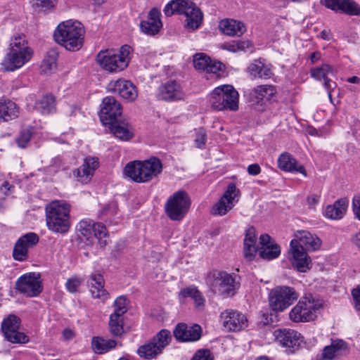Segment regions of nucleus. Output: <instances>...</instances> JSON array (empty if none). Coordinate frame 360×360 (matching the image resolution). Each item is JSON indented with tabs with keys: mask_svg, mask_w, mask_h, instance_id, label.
Segmentation results:
<instances>
[{
	"mask_svg": "<svg viewBox=\"0 0 360 360\" xmlns=\"http://www.w3.org/2000/svg\"><path fill=\"white\" fill-rule=\"evenodd\" d=\"M84 32L80 22L69 20L58 25L53 37L56 41L67 50L76 51L83 46Z\"/></svg>",
	"mask_w": 360,
	"mask_h": 360,
	"instance_id": "1",
	"label": "nucleus"
},
{
	"mask_svg": "<svg viewBox=\"0 0 360 360\" xmlns=\"http://www.w3.org/2000/svg\"><path fill=\"white\" fill-rule=\"evenodd\" d=\"M162 171V162L156 157H150L143 161L129 162L124 168V174L137 183L148 182L158 176Z\"/></svg>",
	"mask_w": 360,
	"mask_h": 360,
	"instance_id": "2",
	"label": "nucleus"
},
{
	"mask_svg": "<svg viewBox=\"0 0 360 360\" xmlns=\"http://www.w3.org/2000/svg\"><path fill=\"white\" fill-rule=\"evenodd\" d=\"M70 205L64 200H53L45 207L46 221L49 230L64 233L70 226Z\"/></svg>",
	"mask_w": 360,
	"mask_h": 360,
	"instance_id": "3",
	"label": "nucleus"
},
{
	"mask_svg": "<svg viewBox=\"0 0 360 360\" xmlns=\"http://www.w3.org/2000/svg\"><path fill=\"white\" fill-rule=\"evenodd\" d=\"M32 55L25 36H15L11 39L10 51L3 60L2 67L6 71H15L27 63Z\"/></svg>",
	"mask_w": 360,
	"mask_h": 360,
	"instance_id": "4",
	"label": "nucleus"
},
{
	"mask_svg": "<svg viewBox=\"0 0 360 360\" xmlns=\"http://www.w3.org/2000/svg\"><path fill=\"white\" fill-rule=\"evenodd\" d=\"M164 13L167 16H171L175 13L183 14L186 16V27L195 30L202 24L203 13L200 8L194 3L186 0H172L169 1L164 8Z\"/></svg>",
	"mask_w": 360,
	"mask_h": 360,
	"instance_id": "5",
	"label": "nucleus"
},
{
	"mask_svg": "<svg viewBox=\"0 0 360 360\" xmlns=\"http://www.w3.org/2000/svg\"><path fill=\"white\" fill-rule=\"evenodd\" d=\"M131 46L123 45L117 53H113L108 50L100 51L96 56L97 63L109 72H120L129 65L130 61Z\"/></svg>",
	"mask_w": 360,
	"mask_h": 360,
	"instance_id": "6",
	"label": "nucleus"
},
{
	"mask_svg": "<svg viewBox=\"0 0 360 360\" xmlns=\"http://www.w3.org/2000/svg\"><path fill=\"white\" fill-rule=\"evenodd\" d=\"M209 101L212 108L217 110L238 109V93L231 85L216 87L210 94Z\"/></svg>",
	"mask_w": 360,
	"mask_h": 360,
	"instance_id": "7",
	"label": "nucleus"
},
{
	"mask_svg": "<svg viewBox=\"0 0 360 360\" xmlns=\"http://www.w3.org/2000/svg\"><path fill=\"white\" fill-rule=\"evenodd\" d=\"M210 279V285L213 290L218 292L224 297H233L240 286V276L226 271L214 272Z\"/></svg>",
	"mask_w": 360,
	"mask_h": 360,
	"instance_id": "8",
	"label": "nucleus"
},
{
	"mask_svg": "<svg viewBox=\"0 0 360 360\" xmlns=\"http://www.w3.org/2000/svg\"><path fill=\"white\" fill-rule=\"evenodd\" d=\"M172 340L170 332L166 329H162L148 342L141 345L137 349V354L145 359H156L162 353L165 347Z\"/></svg>",
	"mask_w": 360,
	"mask_h": 360,
	"instance_id": "9",
	"label": "nucleus"
},
{
	"mask_svg": "<svg viewBox=\"0 0 360 360\" xmlns=\"http://www.w3.org/2000/svg\"><path fill=\"white\" fill-rule=\"evenodd\" d=\"M321 307L322 303L311 295L305 296L290 310V319L295 323L312 321L316 318V311Z\"/></svg>",
	"mask_w": 360,
	"mask_h": 360,
	"instance_id": "10",
	"label": "nucleus"
},
{
	"mask_svg": "<svg viewBox=\"0 0 360 360\" xmlns=\"http://www.w3.org/2000/svg\"><path fill=\"white\" fill-rule=\"evenodd\" d=\"M299 294L291 287L282 285L271 290L269 294V307L274 311H283L292 305Z\"/></svg>",
	"mask_w": 360,
	"mask_h": 360,
	"instance_id": "11",
	"label": "nucleus"
},
{
	"mask_svg": "<svg viewBox=\"0 0 360 360\" xmlns=\"http://www.w3.org/2000/svg\"><path fill=\"white\" fill-rule=\"evenodd\" d=\"M191 206V199L184 191H178L171 195L165 205L167 217L173 221L181 220Z\"/></svg>",
	"mask_w": 360,
	"mask_h": 360,
	"instance_id": "12",
	"label": "nucleus"
},
{
	"mask_svg": "<svg viewBox=\"0 0 360 360\" xmlns=\"http://www.w3.org/2000/svg\"><path fill=\"white\" fill-rule=\"evenodd\" d=\"M77 231L87 240L96 238L101 248H104L108 243V231L106 227L101 223H96L91 219H84L79 222Z\"/></svg>",
	"mask_w": 360,
	"mask_h": 360,
	"instance_id": "13",
	"label": "nucleus"
},
{
	"mask_svg": "<svg viewBox=\"0 0 360 360\" xmlns=\"http://www.w3.org/2000/svg\"><path fill=\"white\" fill-rule=\"evenodd\" d=\"M20 319L11 314L1 323V330L5 338L13 344H25L29 342V337L19 330Z\"/></svg>",
	"mask_w": 360,
	"mask_h": 360,
	"instance_id": "14",
	"label": "nucleus"
},
{
	"mask_svg": "<svg viewBox=\"0 0 360 360\" xmlns=\"http://www.w3.org/2000/svg\"><path fill=\"white\" fill-rule=\"evenodd\" d=\"M15 288L27 297L37 296L43 289L39 274L29 273L21 276L15 282Z\"/></svg>",
	"mask_w": 360,
	"mask_h": 360,
	"instance_id": "15",
	"label": "nucleus"
},
{
	"mask_svg": "<svg viewBox=\"0 0 360 360\" xmlns=\"http://www.w3.org/2000/svg\"><path fill=\"white\" fill-rule=\"evenodd\" d=\"M288 259L292 266L300 272H306L310 269L311 258L307 250L299 245L296 240H291L288 251Z\"/></svg>",
	"mask_w": 360,
	"mask_h": 360,
	"instance_id": "16",
	"label": "nucleus"
},
{
	"mask_svg": "<svg viewBox=\"0 0 360 360\" xmlns=\"http://www.w3.org/2000/svg\"><path fill=\"white\" fill-rule=\"evenodd\" d=\"M121 115V105L114 97L108 96L103 99L99 117L103 125H112L120 119Z\"/></svg>",
	"mask_w": 360,
	"mask_h": 360,
	"instance_id": "17",
	"label": "nucleus"
},
{
	"mask_svg": "<svg viewBox=\"0 0 360 360\" xmlns=\"http://www.w3.org/2000/svg\"><path fill=\"white\" fill-rule=\"evenodd\" d=\"M274 336L275 340L290 353L297 350L303 341L300 333L290 328L276 329L274 332Z\"/></svg>",
	"mask_w": 360,
	"mask_h": 360,
	"instance_id": "18",
	"label": "nucleus"
},
{
	"mask_svg": "<svg viewBox=\"0 0 360 360\" xmlns=\"http://www.w3.org/2000/svg\"><path fill=\"white\" fill-rule=\"evenodd\" d=\"M220 319L225 329L238 332L248 327V319L245 314L233 309H226L221 313Z\"/></svg>",
	"mask_w": 360,
	"mask_h": 360,
	"instance_id": "19",
	"label": "nucleus"
},
{
	"mask_svg": "<svg viewBox=\"0 0 360 360\" xmlns=\"http://www.w3.org/2000/svg\"><path fill=\"white\" fill-rule=\"evenodd\" d=\"M240 192L234 184H229L220 200L212 207V213L214 215H225L234 206L235 198Z\"/></svg>",
	"mask_w": 360,
	"mask_h": 360,
	"instance_id": "20",
	"label": "nucleus"
},
{
	"mask_svg": "<svg viewBox=\"0 0 360 360\" xmlns=\"http://www.w3.org/2000/svg\"><path fill=\"white\" fill-rule=\"evenodd\" d=\"M39 236L35 233H28L21 236L15 243L13 257L19 262L26 261L28 259V250L37 244Z\"/></svg>",
	"mask_w": 360,
	"mask_h": 360,
	"instance_id": "21",
	"label": "nucleus"
},
{
	"mask_svg": "<svg viewBox=\"0 0 360 360\" xmlns=\"http://www.w3.org/2000/svg\"><path fill=\"white\" fill-rule=\"evenodd\" d=\"M108 89L129 101H134L138 96L137 89L133 83L123 79L110 82Z\"/></svg>",
	"mask_w": 360,
	"mask_h": 360,
	"instance_id": "22",
	"label": "nucleus"
},
{
	"mask_svg": "<svg viewBox=\"0 0 360 360\" xmlns=\"http://www.w3.org/2000/svg\"><path fill=\"white\" fill-rule=\"evenodd\" d=\"M98 165L99 162L97 158L88 156L84 160L83 164L74 171V176L80 183L88 184L91 180Z\"/></svg>",
	"mask_w": 360,
	"mask_h": 360,
	"instance_id": "23",
	"label": "nucleus"
},
{
	"mask_svg": "<svg viewBox=\"0 0 360 360\" xmlns=\"http://www.w3.org/2000/svg\"><path fill=\"white\" fill-rule=\"evenodd\" d=\"M173 333L174 338L178 341L195 342L200 338L202 328L198 324L188 326L186 323H180L176 325Z\"/></svg>",
	"mask_w": 360,
	"mask_h": 360,
	"instance_id": "24",
	"label": "nucleus"
},
{
	"mask_svg": "<svg viewBox=\"0 0 360 360\" xmlns=\"http://www.w3.org/2000/svg\"><path fill=\"white\" fill-rule=\"evenodd\" d=\"M333 75V72L330 65L323 64L321 67L315 68L311 70V76L316 80H324V87L328 91V98L333 103L332 93L336 88L337 84L332 82L328 75Z\"/></svg>",
	"mask_w": 360,
	"mask_h": 360,
	"instance_id": "25",
	"label": "nucleus"
},
{
	"mask_svg": "<svg viewBox=\"0 0 360 360\" xmlns=\"http://www.w3.org/2000/svg\"><path fill=\"white\" fill-rule=\"evenodd\" d=\"M321 2L333 11H341L349 15L360 14V6L352 0H321Z\"/></svg>",
	"mask_w": 360,
	"mask_h": 360,
	"instance_id": "26",
	"label": "nucleus"
},
{
	"mask_svg": "<svg viewBox=\"0 0 360 360\" xmlns=\"http://www.w3.org/2000/svg\"><path fill=\"white\" fill-rule=\"evenodd\" d=\"M292 240H296L299 245L302 246L307 251L318 250L321 246V239L307 231H298Z\"/></svg>",
	"mask_w": 360,
	"mask_h": 360,
	"instance_id": "27",
	"label": "nucleus"
},
{
	"mask_svg": "<svg viewBox=\"0 0 360 360\" xmlns=\"http://www.w3.org/2000/svg\"><path fill=\"white\" fill-rule=\"evenodd\" d=\"M347 350V344L344 340L340 339L332 340L330 345L323 349L320 360H334Z\"/></svg>",
	"mask_w": 360,
	"mask_h": 360,
	"instance_id": "28",
	"label": "nucleus"
},
{
	"mask_svg": "<svg viewBox=\"0 0 360 360\" xmlns=\"http://www.w3.org/2000/svg\"><path fill=\"white\" fill-rule=\"evenodd\" d=\"M160 96L165 101L181 100L184 98L185 94L180 84L176 81L171 80L160 88Z\"/></svg>",
	"mask_w": 360,
	"mask_h": 360,
	"instance_id": "29",
	"label": "nucleus"
},
{
	"mask_svg": "<svg viewBox=\"0 0 360 360\" xmlns=\"http://www.w3.org/2000/svg\"><path fill=\"white\" fill-rule=\"evenodd\" d=\"M278 166L283 171L300 172L304 176H307L304 167L298 165L297 160L288 153H283L279 156Z\"/></svg>",
	"mask_w": 360,
	"mask_h": 360,
	"instance_id": "30",
	"label": "nucleus"
},
{
	"mask_svg": "<svg viewBox=\"0 0 360 360\" xmlns=\"http://www.w3.org/2000/svg\"><path fill=\"white\" fill-rule=\"evenodd\" d=\"M219 28L224 34L231 37H240L246 31L242 22L233 19L222 20L219 22Z\"/></svg>",
	"mask_w": 360,
	"mask_h": 360,
	"instance_id": "31",
	"label": "nucleus"
},
{
	"mask_svg": "<svg viewBox=\"0 0 360 360\" xmlns=\"http://www.w3.org/2000/svg\"><path fill=\"white\" fill-rule=\"evenodd\" d=\"M113 135L122 140L128 141L134 136L132 127L127 122L117 120L112 125H107Z\"/></svg>",
	"mask_w": 360,
	"mask_h": 360,
	"instance_id": "32",
	"label": "nucleus"
},
{
	"mask_svg": "<svg viewBox=\"0 0 360 360\" xmlns=\"http://www.w3.org/2000/svg\"><path fill=\"white\" fill-rule=\"evenodd\" d=\"M276 93V90L273 85H259L252 89L250 98L256 103L267 101H270Z\"/></svg>",
	"mask_w": 360,
	"mask_h": 360,
	"instance_id": "33",
	"label": "nucleus"
},
{
	"mask_svg": "<svg viewBox=\"0 0 360 360\" xmlns=\"http://www.w3.org/2000/svg\"><path fill=\"white\" fill-rule=\"evenodd\" d=\"M179 297H191L195 304V308L198 311H202L205 305V299L196 287L190 286L182 289L179 292Z\"/></svg>",
	"mask_w": 360,
	"mask_h": 360,
	"instance_id": "34",
	"label": "nucleus"
},
{
	"mask_svg": "<svg viewBox=\"0 0 360 360\" xmlns=\"http://www.w3.org/2000/svg\"><path fill=\"white\" fill-rule=\"evenodd\" d=\"M348 201L345 198L338 200L333 205H328L325 210L326 217L331 219H339L345 215Z\"/></svg>",
	"mask_w": 360,
	"mask_h": 360,
	"instance_id": "35",
	"label": "nucleus"
},
{
	"mask_svg": "<svg viewBox=\"0 0 360 360\" xmlns=\"http://www.w3.org/2000/svg\"><path fill=\"white\" fill-rule=\"evenodd\" d=\"M17 105L10 100H0V121L7 122L18 116Z\"/></svg>",
	"mask_w": 360,
	"mask_h": 360,
	"instance_id": "36",
	"label": "nucleus"
},
{
	"mask_svg": "<svg viewBox=\"0 0 360 360\" xmlns=\"http://www.w3.org/2000/svg\"><path fill=\"white\" fill-rule=\"evenodd\" d=\"M248 72L255 78L266 79L272 75L271 70L260 60L251 63L248 67Z\"/></svg>",
	"mask_w": 360,
	"mask_h": 360,
	"instance_id": "37",
	"label": "nucleus"
},
{
	"mask_svg": "<svg viewBox=\"0 0 360 360\" xmlns=\"http://www.w3.org/2000/svg\"><path fill=\"white\" fill-rule=\"evenodd\" d=\"M55 106V97L52 95H45L35 103L36 110L43 115L54 112Z\"/></svg>",
	"mask_w": 360,
	"mask_h": 360,
	"instance_id": "38",
	"label": "nucleus"
},
{
	"mask_svg": "<svg viewBox=\"0 0 360 360\" xmlns=\"http://www.w3.org/2000/svg\"><path fill=\"white\" fill-rule=\"evenodd\" d=\"M117 342L111 339H104L100 337H94L91 341L94 351L102 354L116 347Z\"/></svg>",
	"mask_w": 360,
	"mask_h": 360,
	"instance_id": "39",
	"label": "nucleus"
},
{
	"mask_svg": "<svg viewBox=\"0 0 360 360\" xmlns=\"http://www.w3.org/2000/svg\"><path fill=\"white\" fill-rule=\"evenodd\" d=\"M109 329L114 336H121L124 333L123 316L112 314L110 316Z\"/></svg>",
	"mask_w": 360,
	"mask_h": 360,
	"instance_id": "40",
	"label": "nucleus"
},
{
	"mask_svg": "<svg viewBox=\"0 0 360 360\" xmlns=\"http://www.w3.org/2000/svg\"><path fill=\"white\" fill-rule=\"evenodd\" d=\"M259 254L262 259L271 260L280 255L281 248L276 243L270 244L267 246L261 247Z\"/></svg>",
	"mask_w": 360,
	"mask_h": 360,
	"instance_id": "41",
	"label": "nucleus"
},
{
	"mask_svg": "<svg viewBox=\"0 0 360 360\" xmlns=\"http://www.w3.org/2000/svg\"><path fill=\"white\" fill-rule=\"evenodd\" d=\"M57 53L52 51L48 53L41 65V71L44 74H51L56 68Z\"/></svg>",
	"mask_w": 360,
	"mask_h": 360,
	"instance_id": "42",
	"label": "nucleus"
},
{
	"mask_svg": "<svg viewBox=\"0 0 360 360\" xmlns=\"http://www.w3.org/2000/svg\"><path fill=\"white\" fill-rule=\"evenodd\" d=\"M162 26L155 24L154 21L143 20L140 23L141 31L148 35L153 36L158 33Z\"/></svg>",
	"mask_w": 360,
	"mask_h": 360,
	"instance_id": "43",
	"label": "nucleus"
},
{
	"mask_svg": "<svg viewBox=\"0 0 360 360\" xmlns=\"http://www.w3.org/2000/svg\"><path fill=\"white\" fill-rule=\"evenodd\" d=\"M211 59L204 53H196L193 56L194 68L199 70L205 71Z\"/></svg>",
	"mask_w": 360,
	"mask_h": 360,
	"instance_id": "44",
	"label": "nucleus"
},
{
	"mask_svg": "<svg viewBox=\"0 0 360 360\" xmlns=\"http://www.w3.org/2000/svg\"><path fill=\"white\" fill-rule=\"evenodd\" d=\"M115 311L112 314L123 316L127 311V298L124 296L118 297L114 302Z\"/></svg>",
	"mask_w": 360,
	"mask_h": 360,
	"instance_id": "45",
	"label": "nucleus"
},
{
	"mask_svg": "<svg viewBox=\"0 0 360 360\" xmlns=\"http://www.w3.org/2000/svg\"><path fill=\"white\" fill-rule=\"evenodd\" d=\"M83 280L78 276H72L68 278L65 283L67 290L70 293H75L78 291Z\"/></svg>",
	"mask_w": 360,
	"mask_h": 360,
	"instance_id": "46",
	"label": "nucleus"
},
{
	"mask_svg": "<svg viewBox=\"0 0 360 360\" xmlns=\"http://www.w3.org/2000/svg\"><path fill=\"white\" fill-rule=\"evenodd\" d=\"M90 292L91 295L94 298L100 299L102 301H105L108 298L109 294L104 289V285H92L90 287Z\"/></svg>",
	"mask_w": 360,
	"mask_h": 360,
	"instance_id": "47",
	"label": "nucleus"
},
{
	"mask_svg": "<svg viewBox=\"0 0 360 360\" xmlns=\"http://www.w3.org/2000/svg\"><path fill=\"white\" fill-rule=\"evenodd\" d=\"M31 138L32 131L30 129H26L22 130L19 137L16 140L18 146L22 148H25L30 142Z\"/></svg>",
	"mask_w": 360,
	"mask_h": 360,
	"instance_id": "48",
	"label": "nucleus"
},
{
	"mask_svg": "<svg viewBox=\"0 0 360 360\" xmlns=\"http://www.w3.org/2000/svg\"><path fill=\"white\" fill-rule=\"evenodd\" d=\"M257 237L255 230L251 227L246 231L245 236L244 238V246L256 245Z\"/></svg>",
	"mask_w": 360,
	"mask_h": 360,
	"instance_id": "49",
	"label": "nucleus"
},
{
	"mask_svg": "<svg viewBox=\"0 0 360 360\" xmlns=\"http://www.w3.org/2000/svg\"><path fill=\"white\" fill-rule=\"evenodd\" d=\"M34 4L42 11H46L54 6L55 0H33Z\"/></svg>",
	"mask_w": 360,
	"mask_h": 360,
	"instance_id": "50",
	"label": "nucleus"
},
{
	"mask_svg": "<svg viewBox=\"0 0 360 360\" xmlns=\"http://www.w3.org/2000/svg\"><path fill=\"white\" fill-rule=\"evenodd\" d=\"M206 132L204 129L200 128L196 131L195 139V143L198 148H202L206 142Z\"/></svg>",
	"mask_w": 360,
	"mask_h": 360,
	"instance_id": "51",
	"label": "nucleus"
},
{
	"mask_svg": "<svg viewBox=\"0 0 360 360\" xmlns=\"http://www.w3.org/2000/svg\"><path fill=\"white\" fill-rule=\"evenodd\" d=\"M223 68L224 65L221 63L210 60L205 72L207 73L217 74V77H219V72L222 70Z\"/></svg>",
	"mask_w": 360,
	"mask_h": 360,
	"instance_id": "52",
	"label": "nucleus"
},
{
	"mask_svg": "<svg viewBox=\"0 0 360 360\" xmlns=\"http://www.w3.org/2000/svg\"><path fill=\"white\" fill-rule=\"evenodd\" d=\"M191 360H213L208 349H200L196 352Z\"/></svg>",
	"mask_w": 360,
	"mask_h": 360,
	"instance_id": "53",
	"label": "nucleus"
},
{
	"mask_svg": "<svg viewBox=\"0 0 360 360\" xmlns=\"http://www.w3.org/2000/svg\"><path fill=\"white\" fill-rule=\"evenodd\" d=\"M257 248L256 245H250L244 246L243 248V252H244V257L248 261H252L257 252Z\"/></svg>",
	"mask_w": 360,
	"mask_h": 360,
	"instance_id": "54",
	"label": "nucleus"
},
{
	"mask_svg": "<svg viewBox=\"0 0 360 360\" xmlns=\"http://www.w3.org/2000/svg\"><path fill=\"white\" fill-rule=\"evenodd\" d=\"M89 285L91 287L92 285H104V279L101 274L97 273H93L91 274L89 280L88 281Z\"/></svg>",
	"mask_w": 360,
	"mask_h": 360,
	"instance_id": "55",
	"label": "nucleus"
},
{
	"mask_svg": "<svg viewBox=\"0 0 360 360\" xmlns=\"http://www.w3.org/2000/svg\"><path fill=\"white\" fill-rule=\"evenodd\" d=\"M160 12L158 9L154 8H152L148 13V20L149 21H154L155 24L159 25V26H162V21L160 20Z\"/></svg>",
	"mask_w": 360,
	"mask_h": 360,
	"instance_id": "56",
	"label": "nucleus"
},
{
	"mask_svg": "<svg viewBox=\"0 0 360 360\" xmlns=\"http://www.w3.org/2000/svg\"><path fill=\"white\" fill-rule=\"evenodd\" d=\"M352 295L355 309L360 311V285L352 290Z\"/></svg>",
	"mask_w": 360,
	"mask_h": 360,
	"instance_id": "57",
	"label": "nucleus"
},
{
	"mask_svg": "<svg viewBox=\"0 0 360 360\" xmlns=\"http://www.w3.org/2000/svg\"><path fill=\"white\" fill-rule=\"evenodd\" d=\"M352 208L354 215L360 220V193L354 197Z\"/></svg>",
	"mask_w": 360,
	"mask_h": 360,
	"instance_id": "58",
	"label": "nucleus"
},
{
	"mask_svg": "<svg viewBox=\"0 0 360 360\" xmlns=\"http://www.w3.org/2000/svg\"><path fill=\"white\" fill-rule=\"evenodd\" d=\"M320 195L317 194H312L307 197V203L309 209H314L319 203Z\"/></svg>",
	"mask_w": 360,
	"mask_h": 360,
	"instance_id": "59",
	"label": "nucleus"
},
{
	"mask_svg": "<svg viewBox=\"0 0 360 360\" xmlns=\"http://www.w3.org/2000/svg\"><path fill=\"white\" fill-rule=\"evenodd\" d=\"M248 173L252 176H256L261 172V168L257 163L250 165L247 169Z\"/></svg>",
	"mask_w": 360,
	"mask_h": 360,
	"instance_id": "60",
	"label": "nucleus"
},
{
	"mask_svg": "<svg viewBox=\"0 0 360 360\" xmlns=\"http://www.w3.org/2000/svg\"><path fill=\"white\" fill-rule=\"evenodd\" d=\"M260 244L262 247L267 246L270 244L275 243L274 241L271 240L270 236L268 234H262L260 236L259 238Z\"/></svg>",
	"mask_w": 360,
	"mask_h": 360,
	"instance_id": "61",
	"label": "nucleus"
},
{
	"mask_svg": "<svg viewBox=\"0 0 360 360\" xmlns=\"http://www.w3.org/2000/svg\"><path fill=\"white\" fill-rule=\"evenodd\" d=\"M110 212L111 214H114L116 212V205L115 203L109 204L106 207H105L101 212V214H107L108 212Z\"/></svg>",
	"mask_w": 360,
	"mask_h": 360,
	"instance_id": "62",
	"label": "nucleus"
},
{
	"mask_svg": "<svg viewBox=\"0 0 360 360\" xmlns=\"http://www.w3.org/2000/svg\"><path fill=\"white\" fill-rule=\"evenodd\" d=\"M238 51H245L247 49L250 47L251 44L248 41H236Z\"/></svg>",
	"mask_w": 360,
	"mask_h": 360,
	"instance_id": "63",
	"label": "nucleus"
},
{
	"mask_svg": "<svg viewBox=\"0 0 360 360\" xmlns=\"http://www.w3.org/2000/svg\"><path fill=\"white\" fill-rule=\"evenodd\" d=\"M238 45L236 44V41H232L231 43L224 44V48L231 52L238 51Z\"/></svg>",
	"mask_w": 360,
	"mask_h": 360,
	"instance_id": "64",
	"label": "nucleus"
}]
</instances>
